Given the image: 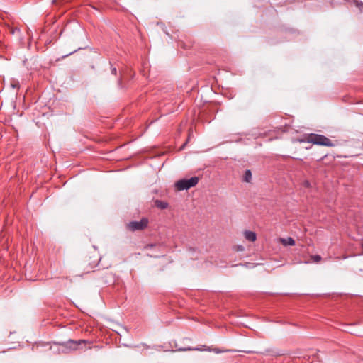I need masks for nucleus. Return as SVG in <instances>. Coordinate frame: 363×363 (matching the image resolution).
<instances>
[{"label": "nucleus", "instance_id": "ddd939ff", "mask_svg": "<svg viewBox=\"0 0 363 363\" xmlns=\"http://www.w3.org/2000/svg\"><path fill=\"white\" fill-rule=\"evenodd\" d=\"M305 186H310L309 182H305Z\"/></svg>", "mask_w": 363, "mask_h": 363}, {"label": "nucleus", "instance_id": "2eb2a0df", "mask_svg": "<svg viewBox=\"0 0 363 363\" xmlns=\"http://www.w3.org/2000/svg\"><path fill=\"white\" fill-rule=\"evenodd\" d=\"M362 247H363V243H362Z\"/></svg>", "mask_w": 363, "mask_h": 363}, {"label": "nucleus", "instance_id": "f257e3e1", "mask_svg": "<svg viewBox=\"0 0 363 363\" xmlns=\"http://www.w3.org/2000/svg\"><path fill=\"white\" fill-rule=\"evenodd\" d=\"M307 142L326 147H333L334 143L330 139L323 135L311 133L306 138Z\"/></svg>", "mask_w": 363, "mask_h": 363}, {"label": "nucleus", "instance_id": "7ed1b4c3", "mask_svg": "<svg viewBox=\"0 0 363 363\" xmlns=\"http://www.w3.org/2000/svg\"><path fill=\"white\" fill-rule=\"evenodd\" d=\"M148 222L147 218H143L140 221L130 222L127 227L131 231L142 230L147 228Z\"/></svg>", "mask_w": 363, "mask_h": 363}, {"label": "nucleus", "instance_id": "4468645a", "mask_svg": "<svg viewBox=\"0 0 363 363\" xmlns=\"http://www.w3.org/2000/svg\"><path fill=\"white\" fill-rule=\"evenodd\" d=\"M216 353H219V352H220V351H219V350H216Z\"/></svg>", "mask_w": 363, "mask_h": 363}, {"label": "nucleus", "instance_id": "9b49d317", "mask_svg": "<svg viewBox=\"0 0 363 363\" xmlns=\"http://www.w3.org/2000/svg\"><path fill=\"white\" fill-rule=\"evenodd\" d=\"M111 73L114 75H116L117 74V69L116 67H112L111 69Z\"/></svg>", "mask_w": 363, "mask_h": 363}, {"label": "nucleus", "instance_id": "f8f14e48", "mask_svg": "<svg viewBox=\"0 0 363 363\" xmlns=\"http://www.w3.org/2000/svg\"><path fill=\"white\" fill-rule=\"evenodd\" d=\"M244 247L242 246H238V250H243Z\"/></svg>", "mask_w": 363, "mask_h": 363}, {"label": "nucleus", "instance_id": "423d86ee", "mask_svg": "<svg viewBox=\"0 0 363 363\" xmlns=\"http://www.w3.org/2000/svg\"><path fill=\"white\" fill-rule=\"evenodd\" d=\"M280 242L284 246H294L295 245V240L291 237L280 238Z\"/></svg>", "mask_w": 363, "mask_h": 363}, {"label": "nucleus", "instance_id": "6e6552de", "mask_svg": "<svg viewBox=\"0 0 363 363\" xmlns=\"http://www.w3.org/2000/svg\"><path fill=\"white\" fill-rule=\"evenodd\" d=\"M252 179V173L251 171L247 169L245 172L243 181L245 182H250Z\"/></svg>", "mask_w": 363, "mask_h": 363}, {"label": "nucleus", "instance_id": "1a4fd4ad", "mask_svg": "<svg viewBox=\"0 0 363 363\" xmlns=\"http://www.w3.org/2000/svg\"><path fill=\"white\" fill-rule=\"evenodd\" d=\"M321 259H322V257L318 255L311 256V260L313 262H319L320 261H321Z\"/></svg>", "mask_w": 363, "mask_h": 363}, {"label": "nucleus", "instance_id": "39448f33", "mask_svg": "<svg viewBox=\"0 0 363 363\" xmlns=\"http://www.w3.org/2000/svg\"><path fill=\"white\" fill-rule=\"evenodd\" d=\"M244 236L246 240L250 242H255L257 240V235L255 232L250 230H245Z\"/></svg>", "mask_w": 363, "mask_h": 363}, {"label": "nucleus", "instance_id": "9d476101", "mask_svg": "<svg viewBox=\"0 0 363 363\" xmlns=\"http://www.w3.org/2000/svg\"><path fill=\"white\" fill-rule=\"evenodd\" d=\"M356 5L357 7H359L360 9H362L363 8V3L362 2H359L357 1L356 3Z\"/></svg>", "mask_w": 363, "mask_h": 363}, {"label": "nucleus", "instance_id": "f03ea898", "mask_svg": "<svg viewBox=\"0 0 363 363\" xmlns=\"http://www.w3.org/2000/svg\"><path fill=\"white\" fill-rule=\"evenodd\" d=\"M199 180L197 177H193L188 179H180L175 183V187L178 191L187 190L195 186L198 184Z\"/></svg>", "mask_w": 363, "mask_h": 363}, {"label": "nucleus", "instance_id": "0eeeda50", "mask_svg": "<svg viewBox=\"0 0 363 363\" xmlns=\"http://www.w3.org/2000/svg\"><path fill=\"white\" fill-rule=\"evenodd\" d=\"M155 205L160 209H166L168 207V203L167 202L160 200H156L155 201Z\"/></svg>", "mask_w": 363, "mask_h": 363}, {"label": "nucleus", "instance_id": "20e7f679", "mask_svg": "<svg viewBox=\"0 0 363 363\" xmlns=\"http://www.w3.org/2000/svg\"><path fill=\"white\" fill-rule=\"evenodd\" d=\"M82 343L85 344L86 341L83 340H79L78 341L69 340V341H67V342L65 343V345L67 347L74 350H77L78 348L79 345H80Z\"/></svg>", "mask_w": 363, "mask_h": 363}]
</instances>
